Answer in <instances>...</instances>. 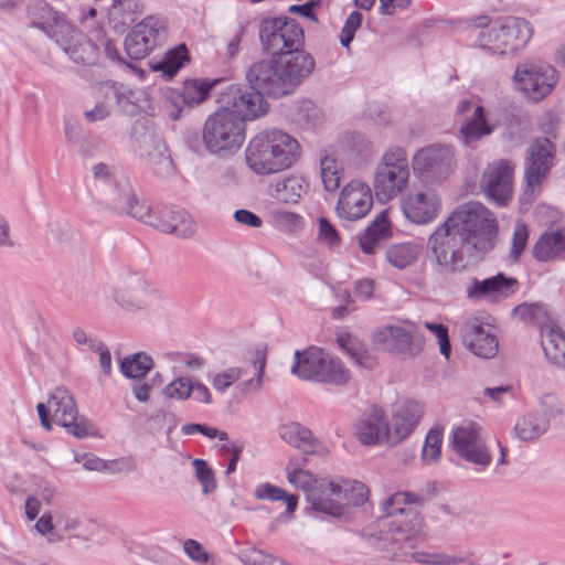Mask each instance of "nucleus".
I'll list each match as a JSON object with an SVG mask.
<instances>
[{
    "instance_id": "obj_5",
    "label": "nucleus",
    "mask_w": 565,
    "mask_h": 565,
    "mask_svg": "<svg viewBox=\"0 0 565 565\" xmlns=\"http://www.w3.org/2000/svg\"><path fill=\"white\" fill-rule=\"evenodd\" d=\"M250 72L252 65L245 75L247 84H230L218 94L217 98L221 109L235 111V114L243 117L245 125L247 120L257 119L268 113L269 104L265 97L278 99L296 92V89L288 86L280 88H275L273 85L264 86L262 82L250 76Z\"/></svg>"
},
{
    "instance_id": "obj_2",
    "label": "nucleus",
    "mask_w": 565,
    "mask_h": 565,
    "mask_svg": "<svg viewBox=\"0 0 565 565\" xmlns=\"http://www.w3.org/2000/svg\"><path fill=\"white\" fill-rule=\"evenodd\" d=\"M258 36L269 58L252 64L250 76L264 86L297 88L315 70L313 56L305 51V32L294 18L279 15L260 21Z\"/></svg>"
},
{
    "instance_id": "obj_63",
    "label": "nucleus",
    "mask_w": 565,
    "mask_h": 565,
    "mask_svg": "<svg viewBox=\"0 0 565 565\" xmlns=\"http://www.w3.org/2000/svg\"><path fill=\"white\" fill-rule=\"evenodd\" d=\"M234 220L243 225L249 227H260L263 225V220L254 212L246 209H238L234 212Z\"/></svg>"
},
{
    "instance_id": "obj_52",
    "label": "nucleus",
    "mask_w": 565,
    "mask_h": 565,
    "mask_svg": "<svg viewBox=\"0 0 565 565\" xmlns=\"http://www.w3.org/2000/svg\"><path fill=\"white\" fill-rule=\"evenodd\" d=\"M373 206V196L370 186L355 184V220L364 217Z\"/></svg>"
},
{
    "instance_id": "obj_1",
    "label": "nucleus",
    "mask_w": 565,
    "mask_h": 565,
    "mask_svg": "<svg viewBox=\"0 0 565 565\" xmlns=\"http://www.w3.org/2000/svg\"><path fill=\"white\" fill-rule=\"evenodd\" d=\"M498 235L493 212L480 202H466L429 235V260L439 274L461 273L494 248Z\"/></svg>"
},
{
    "instance_id": "obj_10",
    "label": "nucleus",
    "mask_w": 565,
    "mask_h": 565,
    "mask_svg": "<svg viewBox=\"0 0 565 565\" xmlns=\"http://www.w3.org/2000/svg\"><path fill=\"white\" fill-rule=\"evenodd\" d=\"M221 79L188 78L180 88L168 89L164 93V111L173 120L188 116L194 106L209 99L211 90Z\"/></svg>"
},
{
    "instance_id": "obj_33",
    "label": "nucleus",
    "mask_w": 565,
    "mask_h": 565,
    "mask_svg": "<svg viewBox=\"0 0 565 565\" xmlns=\"http://www.w3.org/2000/svg\"><path fill=\"white\" fill-rule=\"evenodd\" d=\"M541 343L546 359L565 369V333L559 327H545L542 332Z\"/></svg>"
},
{
    "instance_id": "obj_35",
    "label": "nucleus",
    "mask_w": 565,
    "mask_h": 565,
    "mask_svg": "<svg viewBox=\"0 0 565 565\" xmlns=\"http://www.w3.org/2000/svg\"><path fill=\"white\" fill-rule=\"evenodd\" d=\"M550 427L548 418L543 414H527L521 417L515 426V436L523 441H532L543 434Z\"/></svg>"
},
{
    "instance_id": "obj_59",
    "label": "nucleus",
    "mask_w": 565,
    "mask_h": 565,
    "mask_svg": "<svg viewBox=\"0 0 565 565\" xmlns=\"http://www.w3.org/2000/svg\"><path fill=\"white\" fill-rule=\"evenodd\" d=\"M321 6V0H309L301 4H292L288 12L305 17L313 22H318L317 9Z\"/></svg>"
},
{
    "instance_id": "obj_8",
    "label": "nucleus",
    "mask_w": 565,
    "mask_h": 565,
    "mask_svg": "<svg viewBox=\"0 0 565 565\" xmlns=\"http://www.w3.org/2000/svg\"><path fill=\"white\" fill-rule=\"evenodd\" d=\"M246 139V125L235 111L218 108L204 122L206 151L220 158L235 153Z\"/></svg>"
},
{
    "instance_id": "obj_20",
    "label": "nucleus",
    "mask_w": 565,
    "mask_h": 565,
    "mask_svg": "<svg viewBox=\"0 0 565 565\" xmlns=\"http://www.w3.org/2000/svg\"><path fill=\"white\" fill-rule=\"evenodd\" d=\"M355 437L364 446H391V426L386 412L377 405L365 408L355 424Z\"/></svg>"
},
{
    "instance_id": "obj_45",
    "label": "nucleus",
    "mask_w": 565,
    "mask_h": 565,
    "mask_svg": "<svg viewBox=\"0 0 565 565\" xmlns=\"http://www.w3.org/2000/svg\"><path fill=\"white\" fill-rule=\"evenodd\" d=\"M423 497L411 491H397L390 495L382 503V511L387 518L397 516L399 512L396 508H404L406 504H422Z\"/></svg>"
},
{
    "instance_id": "obj_13",
    "label": "nucleus",
    "mask_w": 565,
    "mask_h": 565,
    "mask_svg": "<svg viewBox=\"0 0 565 565\" xmlns=\"http://www.w3.org/2000/svg\"><path fill=\"white\" fill-rule=\"evenodd\" d=\"M167 36L166 20L158 15H148L135 24L126 35L124 47L131 61L143 60L161 45Z\"/></svg>"
},
{
    "instance_id": "obj_16",
    "label": "nucleus",
    "mask_w": 565,
    "mask_h": 565,
    "mask_svg": "<svg viewBox=\"0 0 565 565\" xmlns=\"http://www.w3.org/2000/svg\"><path fill=\"white\" fill-rule=\"evenodd\" d=\"M514 79L530 99L539 102L553 90L557 83V73L548 64L524 63L516 67Z\"/></svg>"
},
{
    "instance_id": "obj_61",
    "label": "nucleus",
    "mask_w": 565,
    "mask_h": 565,
    "mask_svg": "<svg viewBox=\"0 0 565 565\" xmlns=\"http://www.w3.org/2000/svg\"><path fill=\"white\" fill-rule=\"evenodd\" d=\"M171 210L173 211L172 215L169 216L170 218V222L169 224L170 225H175V227H179L180 225H183V221H186V223H189V228L191 231V237L195 234L196 232V225H195V222L193 221V218L191 217V215L183 209L179 207V206H175V205H171Z\"/></svg>"
},
{
    "instance_id": "obj_7",
    "label": "nucleus",
    "mask_w": 565,
    "mask_h": 565,
    "mask_svg": "<svg viewBox=\"0 0 565 565\" xmlns=\"http://www.w3.org/2000/svg\"><path fill=\"white\" fill-rule=\"evenodd\" d=\"M291 373L301 380L332 385H343L351 379V372L343 362L324 349L311 345L296 350Z\"/></svg>"
},
{
    "instance_id": "obj_22",
    "label": "nucleus",
    "mask_w": 565,
    "mask_h": 565,
    "mask_svg": "<svg viewBox=\"0 0 565 565\" xmlns=\"http://www.w3.org/2000/svg\"><path fill=\"white\" fill-rule=\"evenodd\" d=\"M520 284L515 278L499 273L482 280L472 277L466 287V294L470 300L487 299L499 302L515 294Z\"/></svg>"
},
{
    "instance_id": "obj_31",
    "label": "nucleus",
    "mask_w": 565,
    "mask_h": 565,
    "mask_svg": "<svg viewBox=\"0 0 565 565\" xmlns=\"http://www.w3.org/2000/svg\"><path fill=\"white\" fill-rule=\"evenodd\" d=\"M565 252V230L544 232L533 247V256L540 262H552Z\"/></svg>"
},
{
    "instance_id": "obj_15",
    "label": "nucleus",
    "mask_w": 565,
    "mask_h": 565,
    "mask_svg": "<svg viewBox=\"0 0 565 565\" xmlns=\"http://www.w3.org/2000/svg\"><path fill=\"white\" fill-rule=\"evenodd\" d=\"M455 31L469 32L473 36L472 47L480 49L490 55H504L499 23L491 24V17L478 14L458 18L450 21Z\"/></svg>"
},
{
    "instance_id": "obj_57",
    "label": "nucleus",
    "mask_w": 565,
    "mask_h": 565,
    "mask_svg": "<svg viewBox=\"0 0 565 565\" xmlns=\"http://www.w3.org/2000/svg\"><path fill=\"white\" fill-rule=\"evenodd\" d=\"M104 52L106 56L111 60L113 62H116L120 65H125L126 67L132 70L136 73H139L140 76H143V71L140 70L134 62H127L120 54L119 50L117 49L115 42L110 39H107L105 41V49Z\"/></svg>"
},
{
    "instance_id": "obj_44",
    "label": "nucleus",
    "mask_w": 565,
    "mask_h": 565,
    "mask_svg": "<svg viewBox=\"0 0 565 565\" xmlns=\"http://www.w3.org/2000/svg\"><path fill=\"white\" fill-rule=\"evenodd\" d=\"M253 364L254 367L256 369L255 376L250 380L241 382L236 386V390L241 393V395H247L249 393L257 392L262 388L266 366L265 349H257L255 351Z\"/></svg>"
},
{
    "instance_id": "obj_18",
    "label": "nucleus",
    "mask_w": 565,
    "mask_h": 565,
    "mask_svg": "<svg viewBox=\"0 0 565 565\" xmlns=\"http://www.w3.org/2000/svg\"><path fill=\"white\" fill-rule=\"evenodd\" d=\"M373 341L382 349L404 358H415L424 349V341L414 324L387 326L373 334Z\"/></svg>"
},
{
    "instance_id": "obj_39",
    "label": "nucleus",
    "mask_w": 565,
    "mask_h": 565,
    "mask_svg": "<svg viewBox=\"0 0 565 565\" xmlns=\"http://www.w3.org/2000/svg\"><path fill=\"white\" fill-rule=\"evenodd\" d=\"M492 130L493 128L486 121L484 108L482 106H477L472 117L460 128V132L466 143L477 141L480 138L490 135Z\"/></svg>"
},
{
    "instance_id": "obj_46",
    "label": "nucleus",
    "mask_w": 565,
    "mask_h": 565,
    "mask_svg": "<svg viewBox=\"0 0 565 565\" xmlns=\"http://www.w3.org/2000/svg\"><path fill=\"white\" fill-rule=\"evenodd\" d=\"M192 466L195 471V479L202 486V493L209 495L217 488L215 472L204 459H194Z\"/></svg>"
},
{
    "instance_id": "obj_54",
    "label": "nucleus",
    "mask_w": 565,
    "mask_h": 565,
    "mask_svg": "<svg viewBox=\"0 0 565 565\" xmlns=\"http://www.w3.org/2000/svg\"><path fill=\"white\" fill-rule=\"evenodd\" d=\"M353 193V180L348 182L345 186L340 192L335 211L339 217L353 221V205L351 204V195Z\"/></svg>"
},
{
    "instance_id": "obj_47",
    "label": "nucleus",
    "mask_w": 565,
    "mask_h": 565,
    "mask_svg": "<svg viewBox=\"0 0 565 565\" xmlns=\"http://www.w3.org/2000/svg\"><path fill=\"white\" fill-rule=\"evenodd\" d=\"M443 433L440 429L431 428L427 435L422 450V460L427 463H435L441 455Z\"/></svg>"
},
{
    "instance_id": "obj_62",
    "label": "nucleus",
    "mask_w": 565,
    "mask_h": 565,
    "mask_svg": "<svg viewBox=\"0 0 565 565\" xmlns=\"http://www.w3.org/2000/svg\"><path fill=\"white\" fill-rule=\"evenodd\" d=\"M335 343L350 358L353 359L352 334L345 327H338L334 331Z\"/></svg>"
},
{
    "instance_id": "obj_38",
    "label": "nucleus",
    "mask_w": 565,
    "mask_h": 565,
    "mask_svg": "<svg viewBox=\"0 0 565 565\" xmlns=\"http://www.w3.org/2000/svg\"><path fill=\"white\" fill-rule=\"evenodd\" d=\"M309 183L302 177H290L276 183V199L295 204L307 193Z\"/></svg>"
},
{
    "instance_id": "obj_6",
    "label": "nucleus",
    "mask_w": 565,
    "mask_h": 565,
    "mask_svg": "<svg viewBox=\"0 0 565 565\" xmlns=\"http://www.w3.org/2000/svg\"><path fill=\"white\" fill-rule=\"evenodd\" d=\"M93 179L92 207L95 213L132 217L141 206L129 180L115 174L106 163L99 162L93 167Z\"/></svg>"
},
{
    "instance_id": "obj_48",
    "label": "nucleus",
    "mask_w": 565,
    "mask_h": 565,
    "mask_svg": "<svg viewBox=\"0 0 565 565\" xmlns=\"http://www.w3.org/2000/svg\"><path fill=\"white\" fill-rule=\"evenodd\" d=\"M320 174L324 190L332 192L340 185V175L335 166V160L324 156L320 160Z\"/></svg>"
},
{
    "instance_id": "obj_29",
    "label": "nucleus",
    "mask_w": 565,
    "mask_h": 565,
    "mask_svg": "<svg viewBox=\"0 0 565 565\" xmlns=\"http://www.w3.org/2000/svg\"><path fill=\"white\" fill-rule=\"evenodd\" d=\"M190 62L191 55L186 44L180 43L168 50L159 61H149L148 65L151 71L160 72L164 79L170 81Z\"/></svg>"
},
{
    "instance_id": "obj_23",
    "label": "nucleus",
    "mask_w": 565,
    "mask_h": 565,
    "mask_svg": "<svg viewBox=\"0 0 565 565\" xmlns=\"http://www.w3.org/2000/svg\"><path fill=\"white\" fill-rule=\"evenodd\" d=\"M54 41L76 64L92 66L98 62L99 47L72 23Z\"/></svg>"
},
{
    "instance_id": "obj_4",
    "label": "nucleus",
    "mask_w": 565,
    "mask_h": 565,
    "mask_svg": "<svg viewBox=\"0 0 565 565\" xmlns=\"http://www.w3.org/2000/svg\"><path fill=\"white\" fill-rule=\"evenodd\" d=\"M301 156L298 140L280 129L258 132L245 149L247 167L258 175H268L289 169Z\"/></svg>"
},
{
    "instance_id": "obj_53",
    "label": "nucleus",
    "mask_w": 565,
    "mask_h": 565,
    "mask_svg": "<svg viewBox=\"0 0 565 565\" xmlns=\"http://www.w3.org/2000/svg\"><path fill=\"white\" fill-rule=\"evenodd\" d=\"M529 239V228L522 221H518L514 225L512 247L510 257L513 260H519L522 252L524 250Z\"/></svg>"
},
{
    "instance_id": "obj_56",
    "label": "nucleus",
    "mask_w": 565,
    "mask_h": 565,
    "mask_svg": "<svg viewBox=\"0 0 565 565\" xmlns=\"http://www.w3.org/2000/svg\"><path fill=\"white\" fill-rule=\"evenodd\" d=\"M241 375L242 370L239 367H228L213 377L212 385L216 391L225 392L226 388L241 379Z\"/></svg>"
},
{
    "instance_id": "obj_50",
    "label": "nucleus",
    "mask_w": 565,
    "mask_h": 565,
    "mask_svg": "<svg viewBox=\"0 0 565 565\" xmlns=\"http://www.w3.org/2000/svg\"><path fill=\"white\" fill-rule=\"evenodd\" d=\"M192 381L188 377H178L169 383L162 391V393L174 399H188L192 395Z\"/></svg>"
},
{
    "instance_id": "obj_26",
    "label": "nucleus",
    "mask_w": 565,
    "mask_h": 565,
    "mask_svg": "<svg viewBox=\"0 0 565 565\" xmlns=\"http://www.w3.org/2000/svg\"><path fill=\"white\" fill-rule=\"evenodd\" d=\"M462 341L475 355L490 359L498 352V340L488 328L477 319L467 320L461 328Z\"/></svg>"
},
{
    "instance_id": "obj_24",
    "label": "nucleus",
    "mask_w": 565,
    "mask_h": 565,
    "mask_svg": "<svg viewBox=\"0 0 565 565\" xmlns=\"http://www.w3.org/2000/svg\"><path fill=\"white\" fill-rule=\"evenodd\" d=\"M424 415V406L414 399H405L392 413L391 446L407 439L419 425Z\"/></svg>"
},
{
    "instance_id": "obj_14",
    "label": "nucleus",
    "mask_w": 565,
    "mask_h": 565,
    "mask_svg": "<svg viewBox=\"0 0 565 565\" xmlns=\"http://www.w3.org/2000/svg\"><path fill=\"white\" fill-rule=\"evenodd\" d=\"M456 166L452 147L447 145H431L418 150L412 160L415 175L428 182H438L447 179Z\"/></svg>"
},
{
    "instance_id": "obj_40",
    "label": "nucleus",
    "mask_w": 565,
    "mask_h": 565,
    "mask_svg": "<svg viewBox=\"0 0 565 565\" xmlns=\"http://www.w3.org/2000/svg\"><path fill=\"white\" fill-rule=\"evenodd\" d=\"M255 498L259 500L285 501L286 513L289 515H292L297 510L299 499L297 494L288 493L284 489L268 482L257 486Z\"/></svg>"
},
{
    "instance_id": "obj_51",
    "label": "nucleus",
    "mask_w": 565,
    "mask_h": 565,
    "mask_svg": "<svg viewBox=\"0 0 565 565\" xmlns=\"http://www.w3.org/2000/svg\"><path fill=\"white\" fill-rule=\"evenodd\" d=\"M318 223V242L328 245L330 248L339 246L341 238L335 226L324 216L319 217Z\"/></svg>"
},
{
    "instance_id": "obj_58",
    "label": "nucleus",
    "mask_w": 565,
    "mask_h": 565,
    "mask_svg": "<svg viewBox=\"0 0 565 565\" xmlns=\"http://www.w3.org/2000/svg\"><path fill=\"white\" fill-rule=\"evenodd\" d=\"M244 449V445L242 443H231V444H223L220 447V450L223 452L231 454V457H228L227 467L225 470L226 475H231L235 472L237 462L241 459L242 452Z\"/></svg>"
},
{
    "instance_id": "obj_17",
    "label": "nucleus",
    "mask_w": 565,
    "mask_h": 565,
    "mask_svg": "<svg viewBox=\"0 0 565 565\" xmlns=\"http://www.w3.org/2000/svg\"><path fill=\"white\" fill-rule=\"evenodd\" d=\"M514 166L504 159L487 164L481 179L480 188L486 196L498 206H505L512 199Z\"/></svg>"
},
{
    "instance_id": "obj_42",
    "label": "nucleus",
    "mask_w": 565,
    "mask_h": 565,
    "mask_svg": "<svg viewBox=\"0 0 565 565\" xmlns=\"http://www.w3.org/2000/svg\"><path fill=\"white\" fill-rule=\"evenodd\" d=\"M407 556H409L413 562L424 565H459L468 562V558L465 556L413 551V548H408Z\"/></svg>"
},
{
    "instance_id": "obj_49",
    "label": "nucleus",
    "mask_w": 565,
    "mask_h": 565,
    "mask_svg": "<svg viewBox=\"0 0 565 565\" xmlns=\"http://www.w3.org/2000/svg\"><path fill=\"white\" fill-rule=\"evenodd\" d=\"M308 501L310 505L307 510L323 513L338 520H341L343 516V505L331 499L308 498Z\"/></svg>"
},
{
    "instance_id": "obj_28",
    "label": "nucleus",
    "mask_w": 565,
    "mask_h": 565,
    "mask_svg": "<svg viewBox=\"0 0 565 565\" xmlns=\"http://www.w3.org/2000/svg\"><path fill=\"white\" fill-rule=\"evenodd\" d=\"M499 25L504 55H513L523 50L533 35L531 23L520 17H505Z\"/></svg>"
},
{
    "instance_id": "obj_36",
    "label": "nucleus",
    "mask_w": 565,
    "mask_h": 565,
    "mask_svg": "<svg viewBox=\"0 0 565 565\" xmlns=\"http://www.w3.org/2000/svg\"><path fill=\"white\" fill-rule=\"evenodd\" d=\"M279 436L287 444L296 447L303 448L305 452L313 454V446L317 439L313 438L309 428L299 423H289L279 428Z\"/></svg>"
},
{
    "instance_id": "obj_30",
    "label": "nucleus",
    "mask_w": 565,
    "mask_h": 565,
    "mask_svg": "<svg viewBox=\"0 0 565 565\" xmlns=\"http://www.w3.org/2000/svg\"><path fill=\"white\" fill-rule=\"evenodd\" d=\"M391 236V223L387 212L382 211L359 237V245L363 253L374 254L381 247L382 242Z\"/></svg>"
},
{
    "instance_id": "obj_3",
    "label": "nucleus",
    "mask_w": 565,
    "mask_h": 565,
    "mask_svg": "<svg viewBox=\"0 0 565 565\" xmlns=\"http://www.w3.org/2000/svg\"><path fill=\"white\" fill-rule=\"evenodd\" d=\"M403 519L382 520L362 531V537L370 541L374 548L383 552L384 557L393 561H404L408 548H414L416 542L425 535L423 516L405 508H396Z\"/></svg>"
},
{
    "instance_id": "obj_12",
    "label": "nucleus",
    "mask_w": 565,
    "mask_h": 565,
    "mask_svg": "<svg viewBox=\"0 0 565 565\" xmlns=\"http://www.w3.org/2000/svg\"><path fill=\"white\" fill-rule=\"evenodd\" d=\"M452 451L465 461L486 469L492 461L491 452L482 438V427L475 422L465 420L451 434Z\"/></svg>"
},
{
    "instance_id": "obj_34",
    "label": "nucleus",
    "mask_w": 565,
    "mask_h": 565,
    "mask_svg": "<svg viewBox=\"0 0 565 565\" xmlns=\"http://www.w3.org/2000/svg\"><path fill=\"white\" fill-rule=\"evenodd\" d=\"M422 254V246L415 242L390 245L385 250V259L397 269L412 266Z\"/></svg>"
},
{
    "instance_id": "obj_21",
    "label": "nucleus",
    "mask_w": 565,
    "mask_h": 565,
    "mask_svg": "<svg viewBox=\"0 0 565 565\" xmlns=\"http://www.w3.org/2000/svg\"><path fill=\"white\" fill-rule=\"evenodd\" d=\"M25 14L31 28L42 31L52 40L70 30L71 22L65 13L55 10L46 0H30Z\"/></svg>"
},
{
    "instance_id": "obj_19",
    "label": "nucleus",
    "mask_w": 565,
    "mask_h": 565,
    "mask_svg": "<svg viewBox=\"0 0 565 565\" xmlns=\"http://www.w3.org/2000/svg\"><path fill=\"white\" fill-rule=\"evenodd\" d=\"M555 153V146L550 138H537L530 147L525 164L526 189L524 195L533 196L540 191L542 180L547 175Z\"/></svg>"
},
{
    "instance_id": "obj_27",
    "label": "nucleus",
    "mask_w": 565,
    "mask_h": 565,
    "mask_svg": "<svg viewBox=\"0 0 565 565\" xmlns=\"http://www.w3.org/2000/svg\"><path fill=\"white\" fill-rule=\"evenodd\" d=\"M172 213L173 211L171 210V205L162 204L151 207L141 204L138 211L132 214V217L164 234H172L183 239L191 238V231L186 227L189 226L186 221H183V225H180L179 227L169 224V216H171Z\"/></svg>"
},
{
    "instance_id": "obj_9",
    "label": "nucleus",
    "mask_w": 565,
    "mask_h": 565,
    "mask_svg": "<svg viewBox=\"0 0 565 565\" xmlns=\"http://www.w3.org/2000/svg\"><path fill=\"white\" fill-rule=\"evenodd\" d=\"M409 179L407 153L399 146L390 147L382 156L374 175V191L381 202L397 196Z\"/></svg>"
},
{
    "instance_id": "obj_41",
    "label": "nucleus",
    "mask_w": 565,
    "mask_h": 565,
    "mask_svg": "<svg viewBox=\"0 0 565 565\" xmlns=\"http://www.w3.org/2000/svg\"><path fill=\"white\" fill-rule=\"evenodd\" d=\"M142 14V11L137 8L125 9L120 4L113 2V8L109 11L108 23L110 29L117 33L122 34L127 29L135 23L138 15Z\"/></svg>"
},
{
    "instance_id": "obj_25",
    "label": "nucleus",
    "mask_w": 565,
    "mask_h": 565,
    "mask_svg": "<svg viewBox=\"0 0 565 565\" xmlns=\"http://www.w3.org/2000/svg\"><path fill=\"white\" fill-rule=\"evenodd\" d=\"M441 207L440 198L430 189L409 194L402 201L405 216L413 223L426 224L435 220Z\"/></svg>"
},
{
    "instance_id": "obj_43",
    "label": "nucleus",
    "mask_w": 565,
    "mask_h": 565,
    "mask_svg": "<svg viewBox=\"0 0 565 565\" xmlns=\"http://www.w3.org/2000/svg\"><path fill=\"white\" fill-rule=\"evenodd\" d=\"M134 93L122 84L113 82L106 92L108 100H115L119 110L129 116H135L138 113V105L131 100Z\"/></svg>"
},
{
    "instance_id": "obj_60",
    "label": "nucleus",
    "mask_w": 565,
    "mask_h": 565,
    "mask_svg": "<svg viewBox=\"0 0 565 565\" xmlns=\"http://www.w3.org/2000/svg\"><path fill=\"white\" fill-rule=\"evenodd\" d=\"M185 554L194 562L204 564L210 559L209 553L203 545L193 539H188L183 545Z\"/></svg>"
},
{
    "instance_id": "obj_11",
    "label": "nucleus",
    "mask_w": 565,
    "mask_h": 565,
    "mask_svg": "<svg viewBox=\"0 0 565 565\" xmlns=\"http://www.w3.org/2000/svg\"><path fill=\"white\" fill-rule=\"evenodd\" d=\"M47 404L53 409L54 420L64 427L67 434L77 439L98 436L95 425L84 415L78 414L76 402L66 387H56L50 394Z\"/></svg>"
},
{
    "instance_id": "obj_37",
    "label": "nucleus",
    "mask_w": 565,
    "mask_h": 565,
    "mask_svg": "<svg viewBox=\"0 0 565 565\" xmlns=\"http://www.w3.org/2000/svg\"><path fill=\"white\" fill-rule=\"evenodd\" d=\"M153 366V359L145 352L132 353L122 359L119 364L121 374L131 380H145Z\"/></svg>"
},
{
    "instance_id": "obj_32",
    "label": "nucleus",
    "mask_w": 565,
    "mask_h": 565,
    "mask_svg": "<svg viewBox=\"0 0 565 565\" xmlns=\"http://www.w3.org/2000/svg\"><path fill=\"white\" fill-rule=\"evenodd\" d=\"M287 479L292 486L303 491L329 490L331 494L335 497H340L342 493L340 484L331 480L327 482L324 480H320L310 470L302 468H294L291 471H288Z\"/></svg>"
},
{
    "instance_id": "obj_64",
    "label": "nucleus",
    "mask_w": 565,
    "mask_h": 565,
    "mask_svg": "<svg viewBox=\"0 0 565 565\" xmlns=\"http://www.w3.org/2000/svg\"><path fill=\"white\" fill-rule=\"evenodd\" d=\"M108 468L106 470H109L113 473H119V472H132L137 469L136 461L132 458H121L116 459L111 461H107Z\"/></svg>"
},
{
    "instance_id": "obj_55",
    "label": "nucleus",
    "mask_w": 565,
    "mask_h": 565,
    "mask_svg": "<svg viewBox=\"0 0 565 565\" xmlns=\"http://www.w3.org/2000/svg\"><path fill=\"white\" fill-rule=\"evenodd\" d=\"M424 327L438 339L440 353L448 359L451 352L448 328L441 323L435 322H425Z\"/></svg>"
}]
</instances>
